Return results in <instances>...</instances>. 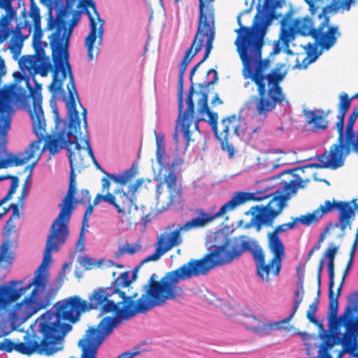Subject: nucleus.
I'll return each mask as SVG.
<instances>
[{
	"mask_svg": "<svg viewBox=\"0 0 358 358\" xmlns=\"http://www.w3.org/2000/svg\"><path fill=\"white\" fill-rule=\"evenodd\" d=\"M317 44H313L311 43H308L306 54L307 57L303 60V68H306L307 65L314 62L320 56V52H317Z\"/></svg>",
	"mask_w": 358,
	"mask_h": 358,
	"instance_id": "obj_41",
	"label": "nucleus"
},
{
	"mask_svg": "<svg viewBox=\"0 0 358 358\" xmlns=\"http://www.w3.org/2000/svg\"><path fill=\"white\" fill-rule=\"evenodd\" d=\"M357 117H358V106H355L353 108L352 112L349 115L348 120L355 122Z\"/></svg>",
	"mask_w": 358,
	"mask_h": 358,
	"instance_id": "obj_59",
	"label": "nucleus"
},
{
	"mask_svg": "<svg viewBox=\"0 0 358 358\" xmlns=\"http://www.w3.org/2000/svg\"><path fill=\"white\" fill-rule=\"evenodd\" d=\"M303 294H304V290H303V283L300 282L298 284L297 289L294 292V300L292 311L287 317L285 318L283 320L281 321V323H282V324L288 323L290 321V320L294 317V315H295V313H296V311L299 307L300 303L303 301Z\"/></svg>",
	"mask_w": 358,
	"mask_h": 358,
	"instance_id": "obj_40",
	"label": "nucleus"
},
{
	"mask_svg": "<svg viewBox=\"0 0 358 358\" xmlns=\"http://www.w3.org/2000/svg\"><path fill=\"white\" fill-rule=\"evenodd\" d=\"M214 0H199V17L198 22H215V10L212 5Z\"/></svg>",
	"mask_w": 358,
	"mask_h": 358,
	"instance_id": "obj_37",
	"label": "nucleus"
},
{
	"mask_svg": "<svg viewBox=\"0 0 358 358\" xmlns=\"http://www.w3.org/2000/svg\"><path fill=\"white\" fill-rule=\"evenodd\" d=\"M331 4L326 6L322 8L319 14V19H323V22H328L330 15L337 13L340 9L348 10L353 0H331Z\"/></svg>",
	"mask_w": 358,
	"mask_h": 358,
	"instance_id": "obj_35",
	"label": "nucleus"
},
{
	"mask_svg": "<svg viewBox=\"0 0 358 358\" xmlns=\"http://www.w3.org/2000/svg\"><path fill=\"white\" fill-rule=\"evenodd\" d=\"M81 195H82L81 202L85 203V202H89L90 201L91 196H90L89 190L82 189Z\"/></svg>",
	"mask_w": 358,
	"mask_h": 358,
	"instance_id": "obj_58",
	"label": "nucleus"
},
{
	"mask_svg": "<svg viewBox=\"0 0 358 358\" xmlns=\"http://www.w3.org/2000/svg\"><path fill=\"white\" fill-rule=\"evenodd\" d=\"M9 208L13 210V213L4 226V236H6V239L3 242L0 247V263H6L7 265L5 267L7 266H10L14 260L13 254L9 252V250L12 244L11 241L9 238V236L11 233V231L15 228L13 220L19 218L20 217V212L17 204L11 203L9 206Z\"/></svg>",
	"mask_w": 358,
	"mask_h": 358,
	"instance_id": "obj_24",
	"label": "nucleus"
},
{
	"mask_svg": "<svg viewBox=\"0 0 358 358\" xmlns=\"http://www.w3.org/2000/svg\"><path fill=\"white\" fill-rule=\"evenodd\" d=\"M64 149L68 152L67 156L71 166L70 173H75L76 169L86 166L85 157L81 153L83 148L78 143V138L74 139V141H69L68 138Z\"/></svg>",
	"mask_w": 358,
	"mask_h": 358,
	"instance_id": "obj_28",
	"label": "nucleus"
},
{
	"mask_svg": "<svg viewBox=\"0 0 358 358\" xmlns=\"http://www.w3.org/2000/svg\"><path fill=\"white\" fill-rule=\"evenodd\" d=\"M45 131V126L44 127V131H43V139L40 143L39 150L34 152L33 158L37 152H39V156L38 159L43 154L45 150H48L51 155H54L57 153L61 149H64L66 145V140L69 138V141L72 139L79 138L81 136V132L77 130H72L69 127L68 132L65 135L64 133H59L57 137H52L50 135L46 136H44Z\"/></svg>",
	"mask_w": 358,
	"mask_h": 358,
	"instance_id": "obj_22",
	"label": "nucleus"
},
{
	"mask_svg": "<svg viewBox=\"0 0 358 358\" xmlns=\"http://www.w3.org/2000/svg\"><path fill=\"white\" fill-rule=\"evenodd\" d=\"M243 325L248 329L252 331L259 336H264L269 334L275 328L280 327V322L262 323L259 319L253 315H245L243 320Z\"/></svg>",
	"mask_w": 358,
	"mask_h": 358,
	"instance_id": "obj_30",
	"label": "nucleus"
},
{
	"mask_svg": "<svg viewBox=\"0 0 358 358\" xmlns=\"http://www.w3.org/2000/svg\"><path fill=\"white\" fill-rule=\"evenodd\" d=\"M333 288L329 289V303L328 307V317L330 320L337 318L338 311V301L336 298L333 299Z\"/></svg>",
	"mask_w": 358,
	"mask_h": 358,
	"instance_id": "obj_42",
	"label": "nucleus"
},
{
	"mask_svg": "<svg viewBox=\"0 0 358 358\" xmlns=\"http://www.w3.org/2000/svg\"><path fill=\"white\" fill-rule=\"evenodd\" d=\"M138 270V267L134 269L131 279H129V273L128 271L122 273L119 277L116 278L114 280L115 291L119 292L122 288L129 287L131 282L136 280Z\"/></svg>",
	"mask_w": 358,
	"mask_h": 358,
	"instance_id": "obj_39",
	"label": "nucleus"
},
{
	"mask_svg": "<svg viewBox=\"0 0 358 358\" xmlns=\"http://www.w3.org/2000/svg\"><path fill=\"white\" fill-rule=\"evenodd\" d=\"M268 197V195L264 196H255L254 193L236 192L231 200L222 206L220 210L214 214L208 213L202 208L196 209V217L187 221L182 227L176 229L173 231L161 235L158 239L157 245L160 246L165 252H167L173 247L181 244L182 241L180 235L181 231L203 228L213 221L220 217H224L227 213L235 210L240 206L248 201H262Z\"/></svg>",
	"mask_w": 358,
	"mask_h": 358,
	"instance_id": "obj_7",
	"label": "nucleus"
},
{
	"mask_svg": "<svg viewBox=\"0 0 358 358\" xmlns=\"http://www.w3.org/2000/svg\"><path fill=\"white\" fill-rule=\"evenodd\" d=\"M357 245H358V241L354 240L353 244H352L351 250H350L349 258H352V259H354V256H355V251L357 248Z\"/></svg>",
	"mask_w": 358,
	"mask_h": 358,
	"instance_id": "obj_63",
	"label": "nucleus"
},
{
	"mask_svg": "<svg viewBox=\"0 0 358 358\" xmlns=\"http://www.w3.org/2000/svg\"><path fill=\"white\" fill-rule=\"evenodd\" d=\"M69 234V227L52 222L46 240L41 264L37 268L34 277L25 285L23 280H10L8 285H1L0 302L10 304L24 295L32 286L31 294L17 303L14 313L17 317L28 319L39 310L47 308L57 296L59 287L51 288L45 292V276L43 271L51 260V252H58L65 244Z\"/></svg>",
	"mask_w": 358,
	"mask_h": 358,
	"instance_id": "obj_3",
	"label": "nucleus"
},
{
	"mask_svg": "<svg viewBox=\"0 0 358 358\" xmlns=\"http://www.w3.org/2000/svg\"><path fill=\"white\" fill-rule=\"evenodd\" d=\"M353 260L354 259H352V258H349V259L348 261L345 268L343 272V276H342L343 282H345L347 275L352 268Z\"/></svg>",
	"mask_w": 358,
	"mask_h": 358,
	"instance_id": "obj_55",
	"label": "nucleus"
},
{
	"mask_svg": "<svg viewBox=\"0 0 358 358\" xmlns=\"http://www.w3.org/2000/svg\"><path fill=\"white\" fill-rule=\"evenodd\" d=\"M90 31L85 39V45L87 50L89 60H92L99 55V49L94 46L96 39L101 43L103 34V24H90Z\"/></svg>",
	"mask_w": 358,
	"mask_h": 358,
	"instance_id": "obj_29",
	"label": "nucleus"
},
{
	"mask_svg": "<svg viewBox=\"0 0 358 358\" xmlns=\"http://www.w3.org/2000/svg\"><path fill=\"white\" fill-rule=\"evenodd\" d=\"M83 13L86 14L89 17L90 22H105L101 20L96 9V4L92 0H87L83 5V10H74L72 13L71 20H67L71 11L65 8H59L55 19L51 16L49 17L48 22H78Z\"/></svg>",
	"mask_w": 358,
	"mask_h": 358,
	"instance_id": "obj_21",
	"label": "nucleus"
},
{
	"mask_svg": "<svg viewBox=\"0 0 358 358\" xmlns=\"http://www.w3.org/2000/svg\"><path fill=\"white\" fill-rule=\"evenodd\" d=\"M156 273L151 275L146 285L143 286L145 293L136 301L137 292H116L115 285L102 287L94 289L89 296V301L74 295L58 301L53 306L54 323H58L64 332V336L69 332L72 326L70 323L77 322L82 313L91 310H99L102 314L113 313V318L127 320L137 313H145L151 308L162 306L169 299H176L183 294V289L178 286L180 282L177 270L166 273L160 280Z\"/></svg>",
	"mask_w": 358,
	"mask_h": 358,
	"instance_id": "obj_1",
	"label": "nucleus"
},
{
	"mask_svg": "<svg viewBox=\"0 0 358 358\" xmlns=\"http://www.w3.org/2000/svg\"><path fill=\"white\" fill-rule=\"evenodd\" d=\"M4 179H10L11 180V185L9 189H11L14 187V194L15 193L17 188L19 186V178L16 176H11V175H6L5 176L1 177L0 180H4Z\"/></svg>",
	"mask_w": 358,
	"mask_h": 358,
	"instance_id": "obj_50",
	"label": "nucleus"
},
{
	"mask_svg": "<svg viewBox=\"0 0 358 358\" xmlns=\"http://www.w3.org/2000/svg\"><path fill=\"white\" fill-rule=\"evenodd\" d=\"M309 6V10L311 13L313 15L316 13L320 5L318 3L322 2L323 0H304Z\"/></svg>",
	"mask_w": 358,
	"mask_h": 358,
	"instance_id": "obj_51",
	"label": "nucleus"
},
{
	"mask_svg": "<svg viewBox=\"0 0 358 358\" xmlns=\"http://www.w3.org/2000/svg\"><path fill=\"white\" fill-rule=\"evenodd\" d=\"M285 3L284 0H264L262 3L257 6V13L252 17L253 6H250L238 15L237 22L250 21L252 22H273L278 20V22H312L308 17L292 18L294 10L291 8L285 15L278 11Z\"/></svg>",
	"mask_w": 358,
	"mask_h": 358,
	"instance_id": "obj_14",
	"label": "nucleus"
},
{
	"mask_svg": "<svg viewBox=\"0 0 358 358\" xmlns=\"http://www.w3.org/2000/svg\"><path fill=\"white\" fill-rule=\"evenodd\" d=\"M76 174L70 173L69 186L68 193L63 199V203L59 205L61 210L59 215L52 222H55L59 225H64V227H69V221L73 210V202L74 195L76 192Z\"/></svg>",
	"mask_w": 358,
	"mask_h": 358,
	"instance_id": "obj_23",
	"label": "nucleus"
},
{
	"mask_svg": "<svg viewBox=\"0 0 358 358\" xmlns=\"http://www.w3.org/2000/svg\"><path fill=\"white\" fill-rule=\"evenodd\" d=\"M13 76L17 82H21L22 80H24V78L27 77L30 78L29 75L25 76L21 73L20 72H15L13 73Z\"/></svg>",
	"mask_w": 358,
	"mask_h": 358,
	"instance_id": "obj_62",
	"label": "nucleus"
},
{
	"mask_svg": "<svg viewBox=\"0 0 358 358\" xmlns=\"http://www.w3.org/2000/svg\"><path fill=\"white\" fill-rule=\"evenodd\" d=\"M24 73L25 71L29 74V77L25 78L27 87L29 92V96L32 99V109L29 110V115L32 122L33 131L37 136L22 152L18 155H13V164L15 166H21L27 163L31 159L34 152L39 150L40 143L43 139V131L45 124L43 110L42 108V85L38 83L36 80V74L32 75V72L27 69L21 70Z\"/></svg>",
	"mask_w": 358,
	"mask_h": 358,
	"instance_id": "obj_10",
	"label": "nucleus"
},
{
	"mask_svg": "<svg viewBox=\"0 0 358 358\" xmlns=\"http://www.w3.org/2000/svg\"><path fill=\"white\" fill-rule=\"evenodd\" d=\"M143 179H138L135 181V182L129 187V189L128 192H125L126 194H128L129 196H132V199L134 202V204L136 206H137L136 203V197H135V192L138 190V189L143 184ZM138 208V207H136Z\"/></svg>",
	"mask_w": 358,
	"mask_h": 358,
	"instance_id": "obj_48",
	"label": "nucleus"
},
{
	"mask_svg": "<svg viewBox=\"0 0 358 358\" xmlns=\"http://www.w3.org/2000/svg\"><path fill=\"white\" fill-rule=\"evenodd\" d=\"M338 246L334 245V243H331L325 250L321 259H323V261L328 259V261L334 262L335 257L338 252Z\"/></svg>",
	"mask_w": 358,
	"mask_h": 358,
	"instance_id": "obj_45",
	"label": "nucleus"
},
{
	"mask_svg": "<svg viewBox=\"0 0 358 358\" xmlns=\"http://www.w3.org/2000/svg\"><path fill=\"white\" fill-rule=\"evenodd\" d=\"M84 141L85 143V147H86L85 148H86V150H87L89 156L90 157V158L92 159H95V156L94 155L92 148L90 143V136H89L88 134L85 135V136H84Z\"/></svg>",
	"mask_w": 358,
	"mask_h": 358,
	"instance_id": "obj_52",
	"label": "nucleus"
},
{
	"mask_svg": "<svg viewBox=\"0 0 358 358\" xmlns=\"http://www.w3.org/2000/svg\"><path fill=\"white\" fill-rule=\"evenodd\" d=\"M17 1V8L21 9L20 13L24 19V22H27L28 14L25 9V5L22 0H0V22H11L16 15V11L13 3ZM29 16L32 19V22H41V16L40 9L37 5L31 1Z\"/></svg>",
	"mask_w": 358,
	"mask_h": 358,
	"instance_id": "obj_19",
	"label": "nucleus"
},
{
	"mask_svg": "<svg viewBox=\"0 0 358 358\" xmlns=\"http://www.w3.org/2000/svg\"><path fill=\"white\" fill-rule=\"evenodd\" d=\"M52 314L47 311L41 316L38 324V332L41 334V341L37 340L35 334H26L24 342L15 343L8 338H5L0 343V350L7 352L16 351L25 355H31L34 353L50 356L62 349L58 343L64 338V331L58 323L50 322Z\"/></svg>",
	"mask_w": 358,
	"mask_h": 358,
	"instance_id": "obj_6",
	"label": "nucleus"
},
{
	"mask_svg": "<svg viewBox=\"0 0 358 358\" xmlns=\"http://www.w3.org/2000/svg\"><path fill=\"white\" fill-rule=\"evenodd\" d=\"M80 264L85 266L86 268H90L91 266L94 264L92 259L87 257H84L80 260Z\"/></svg>",
	"mask_w": 358,
	"mask_h": 358,
	"instance_id": "obj_56",
	"label": "nucleus"
},
{
	"mask_svg": "<svg viewBox=\"0 0 358 358\" xmlns=\"http://www.w3.org/2000/svg\"><path fill=\"white\" fill-rule=\"evenodd\" d=\"M210 73H213V78L212 80L208 82L206 85V87L209 88L210 85L215 84L218 81V73L214 69H210L208 71L207 75Z\"/></svg>",
	"mask_w": 358,
	"mask_h": 358,
	"instance_id": "obj_53",
	"label": "nucleus"
},
{
	"mask_svg": "<svg viewBox=\"0 0 358 358\" xmlns=\"http://www.w3.org/2000/svg\"><path fill=\"white\" fill-rule=\"evenodd\" d=\"M334 209L339 210V222L341 230L344 235L345 229L347 227L351 229L352 220L355 214L358 212V203L357 199H352L351 201H336L331 202L329 200L324 201L318 208L311 213L301 215L298 217H292V222L284 223L276 226L271 232L268 234L279 236L280 233L286 232L296 227L298 224H304L309 226L313 222L319 221L325 214L333 211Z\"/></svg>",
	"mask_w": 358,
	"mask_h": 358,
	"instance_id": "obj_8",
	"label": "nucleus"
},
{
	"mask_svg": "<svg viewBox=\"0 0 358 358\" xmlns=\"http://www.w3.org/2000/svg\"><path fill=\"white\" fill-rule=\"evenodd\" d=\"M136 251L137 250L134 245L127 244L118 248L115 252V256L117 258H119L126 253L134 255Z\"/></svg>",
	"mask_w": 358,
	"mask_h": 358,
	"instance_id": "obj_47",
	"label": "nucleus"
},
{
	"mask_svg": "<svg viewBox=\"0 0 358 358\" xmlns=\"http://www.w3.org/2000/svg\"><path fill=\"white\" fill-rule=\"evenodd\" d=\"M343 325L345 331L341 336L336 333L331 334V343L329 345V348L341 345L342 351L338 358H341L343 353H349L353 357H358V317L347 315Z\"/></svg>",
	"mask_w": 358,
	"mask_h": 358,
	"instance_id": "obj_15",
	"label": "nucleus"
},
{
	"mask_svg": "<svg viewBox=\"0 0 358 358\" xmlns=\"http://www.w3.org/2000/svg\"><path fill=\"white\" fill-rule=\"evenodd\" d=\"M14 187L15 186L13 185V188L8 190L7 194L0 200V206L12 198L13 195L14 194Z\"/></svg>",
	"mask_w": 358,
	"mask_h": 358,
	"instance_id": "obj_57",
	"label": "nucleus"
},
{
	"mask_svg": "<svg viewBox=\"0 0 358 358\" xmlns=\"http://www.w3.org/2000/svg\"><path fill=\"white\" fill-rule=\"evenodd\" d=\"M319 299L320 298H318V296H316V298L314 299V301L309 305L308 309L306 313V317L310 323H313L322 328V322L317 320L315 317L317 310Z\"/></svg>",
	"mask_w": 358,
	"mask_h": 358,
	"instance_id": "obj_43",
	"label": "nucleus"
},
{
	"mask_svg": "<svg viewBox=\"0 0 358 358\" xmlns=\"http://www.w3.org/2000/svg\"><path fill=\"white\" fill-rule=\"evenodd\" d=\"M194 93V87L192 86L189 90L187 97L186 99V103L187 105V108L185 109L183 113L182 111L181 112L180 117L179 115L178 118L177 120V124L178 123L180 120H181V131L183 134V137L185 141L186 147H188L189 145L190 142L193 141V139H192V134L189 130V128L192 126L194 114V103L193 101ZM178 113L180 114L179 112Z\"/></svg>",
	"mask_w": 358,
	"mask_h": 358,
	"instance_id": "obj_26",
	"label": "nucleus"
},
{
	"mask_svg": "<svg viewBox=\"0 0 358 358\" xmlns=\"http://www.w3.org/2000/svg\"><path fill=\"white\" fill-rule=\"evenodd\" d=\"M183 161L176 156L171 162L167 171L164 175V180L162 178L157 179L158 184L156 187L157 194H162L164 189V184L166 183L168 187L169 196V204H179L182 201V187L177 182L176 172L180 171Z\"/></svg>",
	"mask_w": 358,
	"mask_h": 358,
	"instance_id": "obj_18",
	"label": "nucleus"
},
{
	"mask_svg": "<svg viewBox=\"0 0 358 358\" xmlns=\"http://www.w3.org/2000/svg\"><path fill=\"white\" fill-rule=\"evenodd\" d=\"M117 327L118 320L106 316L98 325L89 327L83 338L78 342V346L82 350L81 358H96L99 347ZM140 348V345L135 346L120 355L117 358H133L141 353Z\"/></svg>",
	"mask_w": 358,
	"mask_h": 358,
	"instance_id": "obj_12",
	"label": "nucleus"
},
{
	"mask_svg": "<svg viewBox=\"0 0 358 358\" xmlns=\"http://www.w3.org/2000/svg\"><path fill=\"white\" fill-rule=\"evenodd\" d=\"M165 251L157 245V247L155 251V252L149 256H148L145 259H144L141 264L147 263L149 262H155L160 259V257L165 254Z\"/></svg>",
	"mask_w": 358,
	"mask_h": 358,
	"instance_id": "obj_46",
	"label": "nucleus"
},
{
	"mask_svg": "<svg viewBox=\"0 0 358 358\" xmlns=\"http://www.w3.org/2000/svg\"><path fill=\"white\" fill-rule=\"evenodd\" d=\"M267 247L269 252L273 255L271 264L275 266V276H277L281 270L282 260L285 257V246L280 236H275L268 233Z\"/></svg>",
	"mask_w": 358,
	"mask_h": 358,
	"instance_id": "obj_27",
	"label": "nucleus"
},
{
	"mask_svg": "<svg viewBox=\"0 0 358 358\" xmlns=\"http://www.w3.org/2000/svg\"><path fill=\"white\" fill-rule=\"evenodd\" d=\"M201 105L199 108V112L200 114L203 115L206 114L208 116V122L211 126L212 130L214 134H217V131L218 130L217 127V120H218V115L217 113H214L211 111L208 107V92H201Z\"/></svg>",
	"mask_w": 358,
	"mask_h": 358,
	"instance_id": "obj_36",
	"label": "nucleus"
},
{
	"mask_svg": "<svg viewBox=\"0 0 358 358\" xmlns=\"http://www.w3.org/2000/svg\"><path fill=\"white\" fill-rule=\"evenodd\" d=\"M296 178L277 189L272 194V198L265 205H257L250 209L252 218V222L259 231L263 225L271 227L275 219L280 215L287 201L291 198V194H296L299 188H304L310 181L309 179L303 180L301 177L295 176Z\"/></svg>",
	"mask_w": 358,
	"mask_h": 358,
	"instance_id": "obj_9",
	"label": "nucleus"
},
{
	"mask_svg": "<svg viewBox=\"0 0 358 358\" xmlns=\"http://www.w3.org/2000/svg\"><path fill=\"white\" fill-rule=\"evenodd\" d=\"M345 313L348 316H353V313H357V317H358V291L351 293L348 297Z\"/></svg>",
	"mask_w": 358,
	"mask_h": 358,
	"instance_id": "obj_44",
	"label": "nucleus"
},
{
	"mask_svg": "<svg viewBox=\"0 0 358 358\" xmlns=\"http://www.w3.org/2000/svg\"><path fill=\"white\" fill-rule=\"evenodd\" d=\"M101 201L113 206L120 215L122 220H131L132 214L136 210L137 208L134 204L132 196L126 194L123 189H117L113 193L97 194L94 199L92 206H97Z\"/></svg>",
	"mask_w": 358,
	"mask_h": 358,
	"instance_id": "obj_16",
	"label": "nucleus"
},
{
	"mask_svg": "<svg viewBox=\"0 0 358 358\" xmlns=\"http://www.w3.org/2000/svg\"><path fill=\"white\" fill-rule=\"evenodd\" d=\"M214 24H199L194 41L191 47L185 51V56L179 64L178 102L180 115L183 109V83L185 70L194 57L201 50L203 42L206 41V50L203 59L190 71L189 80L192 81L195 72L200 65L208 59L213 49V43L215 38Z\"/></svg>",
	"mask_w": 358,
	"mask_h": 358,
	"instance_id": "obj_11",
	"label": "nucleus"
},
{
	"mask_svg": "<svg viewBox=\"0 0 358 358\" xmlns=\"http://www.w3.org/2000/svg\"><path fill=\"white\" fill-rule=\"evenodd\" d=\"M308 24V30L304 33L308 36H311L322 50H329L336 43L341 33L337 26H329V24H320L315 28Z\"/></svg>",
	"mask_w": 358,
	"mask_h": 358,
	"instance_id": "obj_20",
	"label": "nucleus"
},
{
	"mask_svg": "<svg viewBox=\"0 0 358 358\" xmlns=\"http://www.w3.org/2000/svg\"><path fill=\"white\" fill-rule=\"evenodd\" d=\"M93 206L92 205H89L85 212V220H87V217L89 218V217L92 215V212H93Z\"/></svg>",
	"mask_w": 358,
	"mask_h": 358,
	"instance_id": "obj_64",
	"label": "nucleus"
},
{
	"mask_svg": "<svg viewBox=\"0 0 358 358\" xmlns=\"http://www.w3.org/2000/svg\"><path fill=\"white\" fill-rule=\"evenodd\" d=\"M357 117H358V106H355L353 108L352 112L349 115L348 120L355 122Z\"/></svg>",
	"mask_w": 358,
	"mask_h": 358,
	"instance_id": "obj_60",
	"label": "nucleus"
},
{
	"mask_svg": "<svg viewBox=\"0 0 358 358\" xmlns=\"http://www.w3.org/2000/svg\"><path fill=\"white\" fill-rule=\"evenodd\" d=\"M104 173L106 174V178H103L101 179V192L103 194H105V193L108 194V192H110V180L121 185H125L132 180L135 176L136 171L133 168H131L125 170L120 174H111L108 173L107 172H104Z\"/></svg>",
	"mask_w": 358,
	"mask_h": 358,
	"instance_id": "obj_31",
	"label": "nucleus"
},
{
	"mask_svg": "<svg viewBox=\"0 0 358 358\" xmlns=\"http://www.w3.org/2000/svg\"><path fill=\"white\" fill-rule=\"evenodd\" d=\"M341 144H333L329 151H325L323 154L315 157L320 163H311L308 166L315 169L330 168L331 169L341 167L344 164L345 158L341 157Z\"/></svg>",
	"mask_w": 358,
	"mask_h": 358,
	"instance_id": "obj_25",
	"label": "nucleus"
},
{
	"mask_svg": "<svg viewBox=\"0 0 358 358\" xmlns=\"http://www.w3.org/2000/svg\"><path fill=\"white\" fill-rule=\"evenodd\" d=\"M155 134L156 138V160L161 167L165 166L166 164L165 155V136L163 133L157 134L156 131H155Z\"/></svg>",
	"mask_w": 358,
	"mask_h": 358,
	"instance_id": "obj_38",
	"label": "nucleus"
},
{
	"mask_svg": "<svg viewBox=\"0 0 358 358\" xmlns=\"http://www.w3.org/2000/svg\"><path fill=\"white\" fill-rule=\"evenodd\" d=\"M238 24L239 28L235 30L237 36L234 44L243 63V75L257 86V95L251 96L245 103L248 109L255 110L261 117L258 126L252 128V133L255 134L264 125L268 113L285 100L280 84L287 74V69H285V64L278 63L265 74L270 60L262 59V50L271 24H252L250 27Z\"/></svg>",
	"mask_w": 358,
	"mask_h": 358,
	"instance_id": "obj_2",
	"label": "nucleus"
},
{
	"mask_svg": "<svg viewBox=\"0 0 358 358\" xmlns=\"http://www.w3.org/2000/svg\"><path fill=\"white\" fill-rule=\"evenodd\" d=\"M231 240L225 238L220 245H213L210 252L199 259H191L188 262L176 268L180 282L193 277L205 275L213 268L227 264L235 258L240 257L245 251L252 254L257 265V273L262 280L270 282L269 274L275 276V266L265 262V255L262 248L249 241L234 238L231 245Z\"/></svg>",
	"mask_w": 358,
	"mask_h": 358,
	"instance_id": "obj_4",
	"label": "nucleus"
},
{
	"mask_svg": "<svg viewBox=\"0 0 358 358\" xmlns=\"http://www.w3.org/2000/svg\"><path fill=\"white\" fill-rule=\"evenodd\" d=\"M212 106H216L217 105H221L223 103V101L220 99L219 95L216 93L211 101Z\"/></svg>",
	"mask_w": 358,
	"mask_h": 358,
	"instance_id": "obj_61",
	"label": "nucleus"
},
{
	"mask_svg": "<svg viewBox=\"0 0 358 358\" xmlns=\"http://www.w3.org/2000/svg\"><path fill=\"white\" fill-rule=\"evenodd\" d=\"M280 39L285 45L295 38L299 34L302 36H308L304 33L308 30V24H280Z\"/></svg>",
	"mask_w": 358,
	"mask_h": 358,
	"instance_id": "obj_32",
	"label": "nucleus"
},
{
	"mask_svg": "<svg viewBox=\"0 0 358 358\" xmlns=\"http://www.w3.org/2000/svg\"><path fill=\"white\" fill-rule=\"evenodd\" d=\"M32 26V46L34 54L23 55L18 62L19 67L21 70L27 69L32 72V75L39 74L41 77H46L54 69V64H52L50 57L45 55V48H47L48 43L42 42L43 31L41 24H16L15 29L20 30L29 27L31 29Z\"/></svg>",
	"mask_w": 358,
	"mask_h": 358,
	"instance_id": "obj_13",
	"label": "nucleus"
},
{
	"mask_svg": "<svg viewBox=\"0 0 358 358\" xmlns=\"http://www.w3.org/2000/svg\"><path fill=\"white\" fill-rule=\"evenodd\" d=\"M339 102L338 104V122L336 124L337 132L339 134V141L343 140V127L344 124L345 117L350 108L352 97H350L347 93H342L338 96Z\"/></svg>",
	"mask_w": 358,
	"mask_h": 358,
	"instance_id": "obj_33",
	"label": "nucleus"
},
{
	"mask_svg": "<svg viewBox=\"0 0 358 358\" xmlns=\"http://www.w3.org/2000/svg\"><path fill=\"white\" fill-rule=\"evenodd\" d=\"M305 117L306 123L313 126V131L324 130L328 127L327 113L322 109L307 110L305 112Z\"/></svg>",
	"mask_w": 358,
	"mask_h": 358,
	"instance_id": "obj_34",
	"label": "nucleus"
},
{
	"mask_svg": "<svg viewBox=\"0 0 358 358\" xmlns=\"http://www.w3.org/2000/svg\"><path fill=\"white\" fill-rule=\"evenodd\" d=\"M78 24H47L48 30L55 31L48 37L50 46L52 50V59L54 63L52 80L49 86V90L52 93L59 92L62 90L63 81L69 78V83L67 86L69 91V99L66 101L68 109L69 127L72 130L80 131V121L79 114L76 110L75 96L78 97L74 78L71 65L69 62V41L73 28Z\"/></svg>",
	"mask_w": 358,
	"mask_h": 358,
	"instance_id": "obj_5",
	"label": "nucleus"
},
{
	"mask_svg": "<svg viewBox=\"0 0 358 358\" xmlns=\"http://www.w3.org/2000/svg\"><path fill=\"white\" fill-rule=\"evenodd\" d=\"M243 122V118L236 114L224 117L220 122V131L218 129L215 135L220 141L222 149L228 152L229 158L234 155V147L229 143V139L234 136L241 135L244 130Z\"/></svg>",
	"mask_w": 358,
	"mask_h": 358,
	"instance_id": "obj_17",
	"label": "nucleus"
},
{
	"mask_svg": "<svg viewBox=\"0 0 358 358\" xmlns=\"http://www.w3.org/2000/svg\"><path fill=\"white\" fill-rule=\"evenodd\" d=\"M327 269L329 272V289H332L334 286V262L328 261Z\"/></svg>",
	"mask_w": 358,
	"mask_h": 358,
	"instance_id": "obj_49",
	"label": "nucleus"
},
{
	"mask_svg": "<svg viewBox=\"0 0 358 358\" xmlns=\"http://www.w3.org/2000/svg\"><path fill=\"white\" fill-rule=\"evenodd\" d=\"M340 227L341 228V226H340V222L338 221V223H336L334 225L331 222L329 223L327 227H326L325 230L324 232H322V234H320V237H319V239H318V242L322 243L325 238H326V232L327 231H329L331 228H333V227Z\"/></svg>",
	"mask_w": 358,
	"mask_h": 358,
	"instance_id": "obj_54",
	"label": "nucleus"
}]
</instances>
